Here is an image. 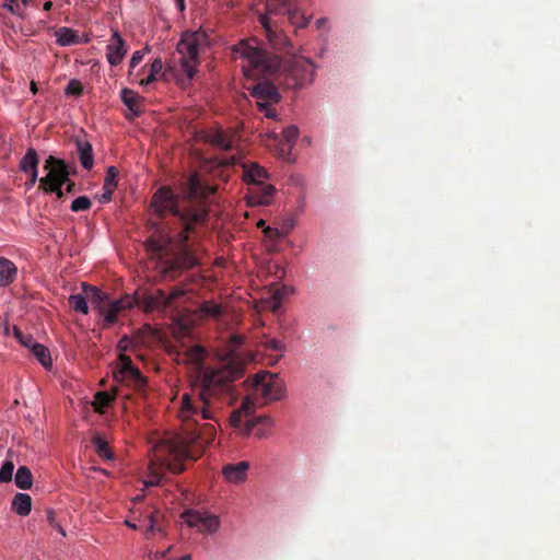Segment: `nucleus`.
<instances>
[{"instance_id":"ddd939ff","label":"nucleus","mask_w":560,"mask_h":560,"mask_svg":"<svg viewBox=\"0 0 560 560\" xmlns=\"http://www.w3.org/2000/svg\"><path fill=\"white\" fill-rule=\"evenodd\" d=\"M182 518L189 527H196L201 533L213 534L220 527L218 515L194 509L184 511Z\"/></svg>"},{"instance_id":"4468645a","label":"nucleus","mask_w":560,"mask_h":560,"mask_svg":"<svg viewBox=\"0 0 560 560\" xmlns=\"http://www.w3.org/2000/svg\"><path fill=\"white\" fill-rule=\"evenodd\" d=\"M240 137L236 132V130L229 128V129H211L208 130L205 133V141L209 143L210 145L223 150V151H231L233 150L237 143H238Z\"/></svg>"},{"instance_id":"9d476101","label":"nucleus","mask_w":560,"mask_h":560,"mask_svg":"<svg viewBox=\"0 0 560 560\" xmlns=\"http://www.w3.org/2000/svg\"><path fill=\"white\" fill-rule=\"evenodd\" d=\"M252 96L256 100L258 109L265 114L267 118H276L277 113L272 105L280 102L281 96L278 88L270 81L257 82L252 88Z\"/></svg>"},{"instance_id":"6e6552de","label":"nucleus","mask_w":560,"mask_h":560,"mask_svg":"<svg viewBox=\"0 0 560 560\" xmlns=\"http://www.w3.org/2000/svg\"><path fill=\"white\" fill-rule=\"evenodd\" d=\"M177 51L182 56L183 71L191 80L199 62V36L196 33H185L177 44Z\"/></svg>"},{"instance_id":"f257e3e1","label":"nucleus","mask_w":560,"mask_h":560,"mask_svg":"<svg viewBox=\"0 0 560 560\" xmlns=\"http://www.w3.org/2000/svg\"><path fill=\"white\" fill-rule=\"evenodd\" d=\"M243 341L241 336H231L228 353L217 365L210 368L202 366L206 350L201 346H182L183 361L195 366L190 393L183 394L178 412L185 435L162 441L154 447L149 477L143 481L145 487L159 485L165 471H184V460H196L214 441V424L199 422L218 421V400L223 396H230L234 389V381L242 377L244 364L236 350Z\"/></svg>"},{"instance_id":"412c9836","label":"nucleus","mask_w":560,"mask_h":560,"mask_svg":"<svg viewBox=\"0 0 560 560\" xmlns=\"http://www.w3.org/2000/svg\"><path fill=\"white\" fill-rule=\"evenodd\" d=\"M248 468L249 464L247 462H238L236 464L226 465L222 472L229 482L238 483L246 479Z\"/></svg>"},{"instance_id":"20e7f679","label":"nucleus","mask_w":560,"mask_h":560,"mask_svg":"<svg viewBox=\"0 0 560 560\" xmlns=\"http://www.w3.org/2000/svg\"><path fill=\"white\" fill-rule=\"evenodd\" d=\"M85 293L89 296L93 310L102 318V327L108 328L118 322L119 315L135 304V299L130 295H125L121 299H110L108 294L94 285L86 283L82 284Z\"/></svg>"},{"instance_id":"7c9ffc66","label":"nucleus","mask_w":560,"mask_h":560,"mask_svg":"<svg viewBox=\"0 0 560 560\" xmlns=\"http://www.w3.org/2000/svg\"><path fill=\"white\" fill-rule=\"evenodd\" d=\"M92 444L95 447L96 454L101 458H104V459H107V460L113 459V453H112V451H110V448L108 446V443L106 442V440L104 438H102L98 434L93 436Z\"/></svg>"},{"instance_id":"4d7b16f0","label":"nucleus","mask_w":560,"mask_h":560,"mask_svg":"<svg viewBox=\"0 0 560 560\" xmlns=\"http://www.w3.org/2000/svg\"><path fill=\"white\" fill-rule=\"evenodd\" d=\"M326 23H327V20H326V19H324V18L318 19V20L316 21V27H317V30L323 28V27L326 25Z\"/></svg>"},{"instance_id":"72a5a7b5","label":"nucleus","mask_w":560,"mask_h":560,"mask_svg":"<svg viewBox=\"0 0 560 560\" xmlns=\"http://www.w3.org/2000/svg\"><path fill=\"white\" fill-rule=\"evenodd\" d=\"M192 324L189 319L178 317L175 322L174 335L177 338L188 337L191 332Z\"/></svg>"},{"instance_id":"393cba45","label":"nucleus","mask_w":560,"mask_h":560,"mask_svg":"<svg viewBox=\"0 0 560 560\" xmlns=\"http://www.w3.org/2000/svg\"><path fill=\"white\" fill-rule=\"evenodd\" d=\"M295 4V0H266V14L269 15H278V14H288L292 12V8Z\"/></svg>"},{"instance_id":"a878e982","label":"nucleus","mask_w":560,"mask_h":560,"mask_svg":"<svg viewBox=\"0 0 560 560\" xmlns=\"http://www.w3.org/2000/svg\"><path fill=\"white\" fill-rule=\"evenodd\" d=\"M197 314L200 318L219 319L222 315V307L213 301H205L197 308Z\"/></svg>"},{"instance_id":"13d9d810","label":"nucleus","mask_w":560,"mask_h":560,"mask_svg":"<svg viewBox=\"0 0 560 560\" xmlns=\"http://www.w3.org/2000/svg\"><path fill=\"white\" fill-rule=\"evenodd\" d=\"M155 528V518H154V515H151L150 516V524H149V530L150 532H153Z\"/></svg>"},{"instance_id":"aec40b11","label":"nucleus","mask_w":560,"mask_h":560,"mask_svg":"<svg viewBox=\"0 0 560 560\" xmlns=\"http://www.w3.org/2000/svg\"><path fill=\"white\" fill-rule=\"evenodd\" d=\"M244 180L249 185L265 184L264 179L268 177V174L264 167L255 162L243 164Z\"/></svg>"},{"instance_id":"9b49d317","label":"nucleus","mask_w":560,"mask_h":560,"mask_svg":"<svg viewBox=\"0 0 560 560\" xmlns=\"http://www.w3.org/2000/svg\"><path fill=\"white\" fill-rule=\"evenodd\" d=\"M183 294L184 291L179 289H174L170 294H166L163 290H156L151 294L143 295L139 304L144 312L172 311L176 307L175 301Z\"/></svg>"},{"instance_id":"2f4dec72","label":"nucleus","mask_w":560,"mask_h":560,"mask_svg":"<svg viewBox=\"0 0 560 560\" xmlns=\"http://www.w3.org/2000/svg\"><path fill=\"white\" fill-rule=\"evenodd\" d=\"M32 0H4L3 8L14 15L23 16L26 7Z\"/></svg>"},{"instance_id":"bf43d9fd","label":"nucleus","mask_w":560,"mask_h":560,"mask_svg":"<svg viewBox=\"0 0 560 560\" xmlns=\"http://www.w3.org/2000/svg\"><path fill=\"white\" fill-rule=\"evenodd\" d=\"M51 8H52V2L51 1H46L44 3V10L45 11H49V10H51Z\"/></svg>"},{"instance_id":"79ce46f5","label":"nucleus","mask_w":560,"mask_h":560,"mask_svg":"<svg viewBox=\"0 0 560 560\" xmlns=\"http://www.w3.org/2000/svg\"><path fill=\"white\" fill-rule=\"evenodd\" d=\"M282 135L287 143L292 145L299 137V129L296 126H289L283 130Z\"/></svg>"},{"instance_id":"c03bdc74","label":"nucleus","mask_w":560,"mask_h":560,"mask_svg":"<svg viewBox=\"0 0 560 560\" xmlns=\"http://www.w3.org/2000/svg\"><path fill=\"white\" fill-rule=\"evenodd\" d=\"M63 185H49L46 188H42L46 192L56 194L58 199H62L65 196V192L62 191Z\"/></svg>"},{"instance_id":"4c0bfd02","label":"nucleus","mask_w":560,"mask_h":560,"mask_svg":"<svg viewBox=\"0 0 560 560\" xmlns=\"http://www.w3.org/2000/svg\"><path fill=\"white\" fill-rule=\"evenodd\" d=\"M118 171L115 166H109L106 171L103 188L114 189L117 187Z\"/></svg>"},{"instance_id":"1a4fd4ad","label":"nucleus","mask_w":560,"mask_h":560,"mask_svg":"<svg viewBox=\"0 0 560 560\" xmlns=\"http://www.w3.org/2000/svg\"><path fill=\"white\" fill-rule=\"evenodd\" d=\"M113 373L117 383L131 386L141 394L145 392L147 377L133 365L130 357L120 354L119 363Z\"/></svg>"},{"instance_id":"f03ea898","label":"nucleus","mask_w":560,"mask_h":560,"mask_svg":"<svg viewBox=\"0 0 560 560\" xmlns=\"http://www.w3.org/2000/svg\"><path fill=\"white\" fill-rule=\"evenodd\" d=\"M151 207L160 217L172 214L179 225L177 231L161 233L145 241V249L155 259V268L161 276L175 279L182 270L198 262L188 240L194 225L206 221L208 211L202 207L192 212H180L176 195L165 186L152 196Z\"/></svg>"},{"instance_id":"ea45409f","label":"nucleus","mask_w":560,"mask_h":560,"mask_svg":"<svg viewBox=\"0 0 560 560\" xmlns=\"http://www.w3.org/2000/svg\"><path fill=\"white\" fill-rule=\"evenodd\" d=\"M14 465L12 462H5L0 468V482L11 481L13 476Z\"/></svg>"},{"instance_id":"58836bf2","label":"nucleus","mask_w":560,"mask_h":560,"mask_svg":"<svg viewBox=\"0 0 560 560\" xmlns=\"http://www.w3.org/2000/svg\"><path fill=\"white\" fill-rule=\"evenodd\" d=\"M91 206H92V202L89 197L80 196L72 201L70 209L73 212H80V211L89 210L91 208Z\"/></svg>"},{"instance_id":"c9c22d12","label":"nucleus","mask_w":560,"mask_h":560,"mask_svg":"<svg viewBox=\"0 0 560 560\" xmlns=\"http://www.w3.org/2000/svg\"><path fill=\"white\" fill-rule=\"evenodd\" d=\"M31 351L45 368L51 365V358L45 346L37 342L36 345H33V349Z\"/></svg>"},{"instance_id":"37998d69","label":"nucleus","mask_w":560,"mask_h":560,"mask_svg":"<svg viewBox=\"0 0 560 560\" xmlns=\"http://www.w3.org/2000/svg\"><path fill=\"white\" fill-rule=\"evenodd\" d=\"M150 50L149 46H145L142 50H136L132 54L131 60H130V70L135 69L143 59L145 52Z\"/></svg>"},{"instance_id":"c85d7f7f","label":"nucleus","mask_w":560,"mask_h":560,"mask_svg":"<svg viewBox=\"0 0 560 560\" xmlns=\"http://www.w3.org/2000/svg\"><path fill=\"white\" fill-rule=\"evenodd\" d=\"M15 486L22 490H27L33 485V475L26 466H20L14 476Z\"/></svg>"},{"instance_id":"de8ad7c7","label":"nucleus","mask_w":560,"mask_h":560,"mask_svg":"<svg viewBox=\"0 0 560 560\" xmlns=\"http://www.w3.org/2000/svg\"><path fill=\"white\" fill-rule=\"evenodd\" d=\"M104 192L102 194L100 201L103 203L109 202L113 198L114 189L103 188Z\"/></svg>"},{"instance_id":"6e6d98bb","label":"nucleus","mask_w":560,"mask_h":560,"mask_svg":"<svg viewBox=\"0 0 560 560\" xmlns=\"http://www.w3.org/2000/svg\"><path fill=\"white\" fill-rule=\"evenodd\" d=\"M14 336L18 338V340L21 342L26 335H24L19 328H14Z\"/></svg>"},{"instance_id":"7ed1b4c3","label":"nucleus","mask_w":560,"mask_h":560,"mask_svg":"<svg viewBox=\"0 0 560 560\" xmlns=\"http://www.w3.org/2000/svg\"><path fill=\"white\" fill-rule=\"evenodd\" d=\"M233 57L242 60L241 67L247 78L272 75L281 68L279 57L258 47L256 40H241L233 47Z\"/></svg>"},{"instance_id":"864d4df0","label":"nucleus","mask_w":560,"mask_h":560,"mask_svg":"<svg viewBox=\"0 0 560 560\" xmlns=\"http://www.w3.org/2000/svg\"><path fill=\"white\" fill-rule=\"evenodd\" d=\"M178 11L184 12L186 9L185 0H175Z\"/></svg>"},{"instance_id":"09e8293b","label":"nucleus","mask_w":560,"mask_h":560,"mask_svg":"<svg viewBox=\"0 0 560 560\" xmlns=\"http://www.w3.org/2000/svg\"><path fill=\"white\" fill-rule=\"evenodd\" d=\"M47 521L50 525L55 526L62 535H65L63 528L55 522V514L52 511H48Z\"/></svg>"},{"instance_id":"39448f33","label":"nucleus","mask_w":560,"mask_h":560,"mask_svg":"<svg viewBox=\"0 0 560 560\" xmlns=\"http://www.w3.org/2000/svg\"><path fill=\"white\" fill-rule=\"evenodd\" d=\"M255 404L246 397L240 408L233 410L230 416V424L243 436L254 434L257 439H265L271 434L275 420L267 415L250 418Z\"/></svg>"},{"instance_id":"3c124183","label":"nucleus","mask_w":560,"mask_h":560,"mask_svg":"<svg viewBox=\"0 0 560 560\" xmlns=\"http://www.w3.org/2000/svg\"><path fill=\"white\" fill-rule=\"evenodd\" d=\"M37 342L34 340V338L31 335H26L25 338L21 341V345L28 349H33V345H36Z\"/></svg>"},{"instance_id":"0eeeda50","label":"nucleus","mask_w":560,"mask_h":560,"mask_svg":"<svg viewBox=\"0 0 560 560\" xmlns=\"http://www.w3.org/2000/svg\"><path fill=\"white\" fill-rule=\"evenodd\" d=\"M253 393L264 402L280 400L285 396V386L277 374L261 372L253 377Z\"/></svg>"},{"instance_id":"c756f323","label":"nucleus","mask_w":560,"mask_h":560,"mask_svg":"<svg viewBox=\"0 0 560 560\" xmlns=\"http://www.w3.org/2000/svg\"><path fill=\"white\" fill-rule=\"evenodd\" d=\"M83 292H85L83 290ZM69 305L79 313L88 314L89 313V296L86 293L84 294H72L69 296Z\"/></svg>"},{"instance_id":"680f3d73","label":"nucleus","mask_w":560,"mask_h":560,"mask_svg":"<svg viewBox=\"0 0 560 560\" xmlns=\"http://www.w3.org/2000/svg\"><path fill=\"white\" fill-rule=\"evenodd\" d=\"M126 524H127V526H129L131 528H136V525L129 521H126Z\"/></svg>"},{"instance_id":"423d86ee","label":"nucleus","mask_w":560,"mask_h":560,"mask_svg":"<svg viewBox=\"0 0 560 560\" xmlns=\"http://www.w3.org/2000/svg\"><path fill=\"white\" fill-rule=\"evenodd\" d=\"M313 78V62L304 57H294L283 67L277 81L289 89H298L311 83Z\"/></svg>"},{"instance_id":"cd10ccee","label":"nucleus","mask_w":560,"mask_h":560,"mask_svg":"<svg viewBox=\"0 0 560 560\" xmlns=\"http://www.w3.org/2000/svg\"><path fill=\"white\" fill-rule=\"evenodd\" d=\"M38 163L39 160L36 150L30 148L20 162V168L23 173L38 171Z\"/></svg>"},{"instance_id":"603ef678","label":"nucleus","mask_w":560,"mask_h":560,"mask_svg":"<svg viewBox=\"0 0 560 560\" xmlns=\"http://www.w3.org/2000/svg\"><path fill=\"white\" fill-rule=\"evenodd\" d=\"M75 184L69 179V182H66V192L72 194L74 191Z\"/></svg>"},{"instance_id":"a18cd8bd","label":"nucleus","mask_w":560,"mask_h":560,"mask_svg":"<svg viewBox=\"0 0 560 560\" xmlns=\"http://www.w3.org/2000/svg\"><path fill=\"white\" fill-rule=\"evenodd\" d=\"M265 346L267 349L275 350V351H280L283 349V345L275 338L268 339L266 341Z\"/></svg>"},{"instance_id":"bb28decb","label":"nucleus","mask_w":560,"mask_h":560,"mask_svg":"<svg viewBox=\"0 0 560 560\" xmlns=\"http://www.w3.org/2000/svg\"><path fill=\"white\" fill-rule=\"evenodd\" d=\"M12 509L16 514L26 516L32 510V499L26 493H16L12 500Z\"/></svg>"},{"instance_id":"a19ab883","label":"nucleus","mask_w":560,"mask_h":560,"mask_svg":"<svg viewBox=\"0 0 560 560\" xmlns=\"http://www.w3.org/2000/svg\"><path fill=\"white\" fill-rule=\"evenodd\" d=\"M65 92L67 95L80 96L83 92V86L80 81L73 79L69 81Z\"/></svg>"},{"instance_id":"49530a36","label":"nucleus","mask_w":560,"mask_h":560,"mask_svg":"<svg viewBox=\"0 0 560 560\" xmlns=\"http://www.w3.org/2000/svg\"><path fill=\"white\" fill-rule=\"evenodd\" d=\"M264 233L269 238H279L281 236V233L278 229L270 226L265 228Z\"/></svg>"},{"instance_id":"5fc2aeb1","label":"nucleus","mask_w":560,"mask_h":560,"mask_svg":"<svg viewBox=\"0 0 560 560\" xmlns=\"http://www.w3.org/2000/svg\"><path fill=\"white\" fill-rule=\"evenodd\" d=\"M14 336L18 338V340L21 342L26 335H24L19 328H14Z\"/></svg>"},{"instance_id":"e433bc0d","label":"nucleus","mask_w":560,"mask_h":560,"mask_svg":"<svg viewBox=\"0 0 560 560\" xmlns=\"http://www.w3.org/2000/svg\"><path fill=\"white\" fill-rule=\"evenodd\" d=\"M287 15H288V20L290 21V23L296 27H305L310 23V19L306 18L303 13H301L296 9L295 4L292 8V12H289Z\"/></svg>"},{"instance_id":"8fccbe9b","label":"nucleus","mask_w":560,"mask_h":560,"mask_svg":"<svg viewBox=\"0 0 560 560\" xmlns=\"http://www.w3.org/2000/svg\"><path fill=\"white\" fill-rule=\"evenodd\" d=\"M28 180L26 182V185L28 187H32L33 185H35V183L39 179H38V171H33V172H28Z\"/></svg>"},{"instance_id":"f8f14e48","label":"nucleus","mask_w":560,"mask_h":560,"mask_svg":"<svg viewBox=\"0 0 560 560\" xmlns=\"http://www.w3.org/2000/svg\"><path fill=\"white\" fill-rule=\"evenodd\" d=\"M44 168L48 173L39 179L40 189L49 185H65L66 182H69L70 171L63 160L49 155L45 161Z\"/></svg>"},{"instance_id":"473e14b6","label":"nucleus","mask_w":560,"mask_h":560,"mask_svg":"<svg viewBox=\"0 0 560 560\" xmlns=\"http://www.w3.org/2000/svg\"><path fill=\"white\" fill-rule=\"evenodd\" d=\"M115 395L108 392H98L94 397V409L97 412H103L104 408L108 407L114 401Z\"/></svg>"},{"instance_id":"5701e85b","label":"nucleus","mask_w":560,"mask_h":560,"mask_svg":"<svg viewBox=\"0 0 560 560\" xmlns=\"http://www.w3.org/2000/svg\"><path fill=\"white\" fill-rule=\"evenodd\" d=\"M75 145L82 167L84 170H91L94 165L92 144L86 140L78 139Z\"/></svg>"},{"instance_id":"f3484780","label":"nucleus","mask_w":560,"mask_h":560,"mask_svg":"<svg viewBox=\"0 0 560 560\" xmlns=\"http://www.w3.org/2000/svg\"><path fill=\"white\" fill-rule=\"evenodd\" d=\"M127 52L126 42L118 31H113L109 43L106 47V58L110 66H118L124 60Z\"/></svg>"},{"instance_id":"a211bd4d","label":"nucleus","mask_w":560,"mask_h":560,"mask_svg":"<svg viewBox=\"0 0 560 560\" xmlns=\"http://www.w3.org/2000/svg\"><path fill=\"white\" fill-rule=\"evenodd\" d=\"M187 192L190 198L205 200L215 192L214 187L205 184L198 174H191L187 180Z\"/></svg>"},{"instance_id":"052dcab7","label":"nucleus","mask_w":560,"mask_h":560,"mask_svg":"<svg viewBox=\"0 0 560 560\" xmlns=\"http://www.w3.org/2000/svg\"><path fill=\"white\" fill-rule=\"evenodd\" d=\"M265 225V221L264 220H259L258 223H257V226L258 228H262Z\"/></svg>"},{"instance_id":"f704fd0d","label":"nucleus","mask_w":560,"mask_h":560,"mask_svg":"<svg viewBox=\"0 0 560 560\" xmlns=\"http://www.w3.org/2000/svg\"><path fill=\"white\" fill-rule=\"evenodd\" d=\"M163 69V62L160 58L154 59L150 67V74L140 81L141 85H149L154 82L158 77L161 74Z\"/></svg>"},{"instance_id":"b1692460","label":"nucleus","mask_w":560,"mask_h":560,"mask_svg":"<svg viewBox=\"0 0 560 560\" xmlns=\"http://www.w3.org/2000/svg\"><path fill=\"white\" fill-rule=\"evenodd\" d=\"M18 275L16 266L8 258L0 257V287L11 284Z\"/></svg>"},{"instance_id":"4be33fe9","label":"nucleus","mask_w":560,"mask_h":560,"mask_svg":"<svg viewBox=\"0 0 560 560\" xmlns=\"http://www.w3.org/2000/svg\"><path fill=\"white\" fill-rule=\"evenodd\" d=\"M55 36L57 44L62 47L77 45L80 43H89L88 37L84 40H81L77 31L65 26L56 30Z\"/></svg>"},{"instance_id":"dca6fc26","label":"nucleus","mask_w":560,"mask_h":560,"mask_svg":"<svg viewBox=\"0 0 560 560\" xmlns=\"http://www.w3.org/2000/svg\"><path fill=\"white\" fill-rule=\"evenodd\" d=\"M276 189L270 184L249 186L245 195L249 206H268L271 203Z\"/></svg>"},{"instance_id":"6ab92c4d","label":"nucleus","mask_w":560,"mask_h":560,"mask_svg":"<svg viewBox=\"0 0 560 560\" xmlns=\"http://www.w3.org/2000/svg\"><path fill=\"white\" fill-rule=\"evenodd\" d=\"M122 103L128 107L129 114L126 115L127 119H132L142 114L141 107L143 98L135 91L130 89H122L120 93Z\"/></svg>"},{"instance_id":"2eb2a0df","label":"nucleus","mask_w":560,"mask_h":560,"mask_svg":"<svg viewBox=\"0 0 560 560\" xmlns=\"http://www.w3.org/2000/svg\"><path fill=\"white\" fill-rule=\"evenodd\" d=\"M259 22L265 30L269 45L275 50H284L288 46H290V42L287 35L278 27L273 21H271L269 16L260 15Z\"/></svg>"},{"instance_id":"0e129e2a","label":"nucleus","mask_w":560,"mask_h":560,"mask_svg":"<svg viewBox=\"0 0 560 560\" xmlns=\"http://www.w3.org/2000/svg\"><path fill=\"white\" fill-rule=\"evenodd\" d=\"M32 91H33L34 93H36V91H37L36 85H35V83H34V82L32 83Z\"/></svg>"},{"instance_id":"e2e57ef3","label":"nucleus","mask_w":560,"mask_h":560,"mask_svg":"<svg viewBox=\"0 0 560 560\" xmlns=\"http://www.w3.org/2000/svg\"><path fill=\"white\" fill-rule=\"evenodd\" d=\"M180 560H191V558H190V556H189V555H186V556L182 557V559H180Z\"/></svg>"}]
</instances>
